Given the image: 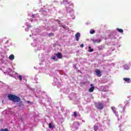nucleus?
<instances>
[{"label": "nucleus", "instance_id": "obj_2", "mask_svg": "<svg viewBox=\"0 0 131 131\" xmlns=\"http://www.w3.org/2000/svg\"><path fill=\"white\" fill-rule=\"evenodd\" d=\"M96 108L99 110H103V109L104 108V105H103L102 103L99 102L97 104Z\"/></svg>", "mask_w": 131, "mask_h": 131}, {"label": "nucleus", "instance_id": "obj_22", "mask_svg": "<svg viewBox=\"0 0 131 131\" xmlns=\"http://www.w3.org/2000/svg\"><path fill=\"white\" fill-rule=\"evenodd\" d=\"M83 46H84L83 44H81L80 45V47L81 48H83Z\"/></svg>", "mask_w": 131, "mask_h": 131}, {"label": "nucleus", "instance_id": "obj_10", "mask_svg": "<svg viewBox=\"0 0 131 131\" xmlns=\"http://www.w3.org/2000/svg\"><path fill=\"white\" fill-rule=\"evenodd\" d=\"M123 80H124V81H126V82L129 83V81H130V79L128 78H124Z\"/></svg>", "mask_w": 131, "mask_h": 131}, {"label": "nucleus", "instance_id": "obj_16", "mask_svg": "<svg viewBox=\"0 0 131 131\" xmlns=\"http://www.w3.org/2000/svg\"><path fill=\"white\" fill-rule=\"evenodd\" d=\"M48 35L49 37H51V36H54V33H50L48 34Z\"/></svg>", "mask_w": 131, "mask_h": 131}, {"label": "nucleus", "instance_id": "obj_18", "mask_svg": "<svg viewBox=\"0 0 131 131\" xmlns=\"http://www.w3.org/2000/svg\"><path fill=\"white\" fill-rule=\"evenodd\" d=\"M0 131H9V129H8V128H5V129H0Z\"/></svg>", "mask_w": 131, "mask_h": 131}, {"label": "nucleus", "instance_id": "obj_8", "mask_svg": "<svg viewBox=\"0 0 131 131\" xmlns=\"http://www.w3.org/2000/svg\"><path fill=\"white\" fill-rule=\"evenodd\" d=\"M56 56L57 57V58H58V59H62V54L60 52L57 53L56 54Z\"/></svg>", "mask_w": 131, "mask_h": 131}, {"label": "nucleus", "instance_id": "obj_4", "mask_svg": "<svg viewBox=\"0 0 131 131\" xmlns=\"http://www.w3.org/2000/svg\"><path fill=\"white\" fill-rule=\"evenodd\" d=\"M92 41L94 43H100V42H101L102 40H101V39H93Z\"/></svg>", "mask_w": 131, "mask_h": 131}, {"label": "nucleus", "instance_id": "obj_13", "mask_svg": "<svg viewBox=\"0 0 131 131\" xmlns=\"http://www.w3.org/2000/svg\"><path fill=\"white\" fill-rule=\"evenodd\" d=\"M117 30L118 31V32H120V33H123V30H122V29L117 28Z\"/></svg>", "mask_w": 131, "mask_h": 131}, {"label": "nucleus", "instance_id": "obj_17", "mask_svg": "<svg viewBox=\"0 0 131 131\" xmlns=\"http://www.w3.org/2000/svg\"><path fill=\"white\" fill-rule=\"evenodd\" d=\"M49 128H53L54 127V126H52V123H50L49 125Z\"/></svg>", "mask_w": 131, "mask_h": 131}, {"label": "nucleus", "instance_id": "obj_1", "mask_svg": "<svg viewBox=\"0 0 131 131\" xmlns=\"http://www.w3.org/2000/svg\"><path fill=\"white\" fill-rule=\"evenodd\" d=\"M8 98L9 99V100H10V101H13V102L16 103H18L21 101L20 97L11 94L8 95Z\"/></svg>", "mask_w": 131, "mask_h": 131}, {"label": "nucleus", "instance_id": "obj_20", "mask_svg": "<svg viewBox=\"0 0 131 131\" xmlns=\"http://www.w3.org/2000/svg\"><path fill=\"white\" fill-rule=\"evenodd\" d=\"M74 116H75V117H76V116H77V113H76V112H74Z\"/></svg>", "mask_w": 131, "mask_h": 131}, {"label": "nucleus", "instance_id": "obj_15", "mask_svg": "<svg viewBox=\"0 0 131 131\" xmlns=\"http://www.w3.org/2000/svg\"><path fill=\"white\" fill-rule=\"evenodd\" d=\"M98 126H97L96 125H94V130L97 131V130H98Z\"/></svg>", "mask_w": 131, "mask_h": 131}, {"label": "nucleus", "instance_id": "obj_7", "mask_svg": "<svg viewBox=\"0 0 131 131\" xmlns=\"http://www.w3.org/2000/svg\"><path fill=\"white\" fill-rule=\"evenodd\" d=\"M75 37L76 38V40L77 41H78V40H79V37H80V33H77L75 34Z\"/></svg>", "mask_w": 131, "mask_h": 131}, {"label": "nucleus", "instance_id": "obj_12", "mask_svg": "<svg viewBox=\"0 0 131 131\" xmlns=\"http://www.w3.org/2000/svg\"><path fill=\"white\" fill-rule=\"evenodd\" d=\"M88 48H89V52L90 53H92V52H94V49H92V47H89Z\"/></svg>", "mask_w": 131, "mask_h": 131}, {"label": "nucleus", "instance_id": "obj_21", "mask_svg": "<svg viewBox=\"0 0 131 131\" xmlns=\"http://www.w3.org/2000/svg\"><path fill=\"white\" fill-rule=\"evenodd\" d=\"M52 59H53V60H56V56L53 57H52Z\"/></svg>", "mask_w": 131, "mask_h": 131}, {"label": "nucleus", "instance_id": "obj_6", "mask_svg": "<svg viewBox=\"0 0 131 131\" xmlns=\"http://www.w3.org/2000/svg\"><path fill=\"white\" fill-rule=\"evenodd\" d=\"M111 109L112 110L113 112L117 116H118V114L117 113V112L116 111V108L115 107H112Z\"/></svg>", "mask_w": 131, "mask_h": 131}, {"label": "nucleus", "instance_id": "obj_9", "mask_svg": "<svg viewBox=\"0 0 131 131\" xmlns=\"http://www.w3.org/2000/svg\"><path fill=\"white\" fill-rule=\"evenodd\" d=\"M9 60H14V59H15V56H14V55L11 54L9 56Z\"/></svg>", "mask_w": 131, "mask_h": 131}, {"label": "nucleus", "instance_id": "obj_3", "mask_svg": "<svg viewBox=\"0 0 131 131\" xmlns=\"http://www.w3.org/2000/svg\"><path fill=\"white\" fill-rule=\"evenodd\" d=\"M97 76L98 77H101L102 76V74L101 73V71L100 70H97L95 71Z\"/></svg>", "mask_w": 131, "mask_h": 131}, {"label": "nucleus", "instance_id": "obj_14", "mask_svg": "<svg viewBox=\"0 0 131 131\" xmlns=\"http://www.w3.org/2000/svg\"><path fill=\"white\" fill-rule=\"evenodd\" d=\"M17 78L20 80V81H22V76H21V75H18Z\"/></svg>", "mask_w": 131, "mask_h": 131}, {"label": "nucleus", "instance_id": "obj_23", "mask_svg": "<svg viewBox=\"0 0 131 131\" xmlns=\"http://www.w3.org/2000/svg\"><path fill=\"white\" fill-rule=\"evenodd\" d=\"M77 124H78V125H80V123L79 122H77Z\"/></svg>", "mask_w": 131, "mask_h": 131}, {"label": "nucleus", "instance_id": "obj_5", "mask_svg": "<svg viewBox=\"0 0 131 131\" xmlns=\"http://www.w3.org/2000/svg\"><path fill=\"white\" fill-rule=\"evenodd\" d=\"M91 88L89 89L90 93H93L94 92V90H95V87H94V84H91Z\"/></svg>", "mask_w": 131, "mask_h": 131}, {"label": "nucleus", "instance_id": "obj_24", "mask_svg": "<svg viewBox=\"0 0 131 131\" xmlns=\"http://www.w3.org/2000/svg\"><path fill=\"white\" fill-rule=\"evenodd\" d=\"M123 109V112H124V108H122Z\"/></svg>", "mask_w": 131, "mask_h": 131}, {"label": "nucleus", "instance_id": "obj_11", "mask_svg": "<svg viewBox=\"0 0 131 131\" xmlns=\"http://www.w3.org/2000/svg\"><path fill=\"white\" fill-rule=\"evenodd\" d=\"M98 49L99 51H103V49H104V47H103V46L100 45L98 47Z\"/></svg>", "mask_w": 131, "mask_h": 131}, {"label": "nucleus", "instance_id": "obj_19", "mask_svg": "<svg viewBox=\"0 0 131 131\" xmlns=\"http://www.w3.org/2000/svg\"><path fill=\"white\" fill-rule=\"evenodd\" d=\"M95 30H92L90 31L91 34H94V33H95Z\"/></svg>", "mask_w": 131, "mask_h": 131}]
</instances>
